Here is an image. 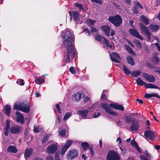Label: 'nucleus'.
Here are the masks:
<instances>
[{"label":"nucleus","mask_w":160,"mask_h":160,"mask_svg":"<svg viewBox=\"0 0 160 160\" xmlns=\"http://www.w3.org/2000/svg\"><path fill=\"white\" fill-rule=\"evenodd\" d=\"M62 36L63 40L62 46L66 49L64 52L65 61L66 63H69L74 58L75 55L74 36L72 32L67 31L65 32Z\"/></svg>","instance_id":"f257e3e1"},{"label":"nucleus","mask_w":160,"mask_h":160,"mask_svg":"<svg viewBox=\"0 0 160 160\" xmlns=\"http://www.w3.org/2000/svg\"><path fill=\"white\" fill-rule=\"evenodd\" d=\"M101 98L103 100H105L106 99V95L104 93H102L101 95Z\"/></svg>","instance_id":"0e129e2a"},{"label":"nucleus","mask_w":160,"mask_h":160,"mask_svg":"<svg viewBox=\"0 0 160 160\" xmlns=\"http://www.w3.org/2000/svg\"><path fill=\"white\" fill-rule=\"evenodd\" d=\"M152 62L154 64H158L159 62V59L157 56H153L152 58Z\"/></svg>","instance_id":"c756f323"},{"label":"nucleus","mask_w":160,"mask_h":160,"mask_svg":"<svg viewBox=\"0 0 160 160\" xmlns=\"http://www.w3.org/2000/svg\"><path fill=\"white\" fill-rule=\"evenodd\" d=\"M24 80L22 79H18L17 81V83L18 85L21 86H23L24 85L25 83L23 82Z\"/></svg>","instance_id":"37998d69"},{"label":"nucleus","mask_w":160,"mask_h":160,"mask_svg":"<svg viewBox=\"0 0 160 160\" xmlns=\"http://www.w3.org/2000/svg\"><path fill=\"white\" fill-rule=\"evenodd\" d=\"M145 138L147 140H154L156 138L154 132L151 130H146L144 132Z\"/></svg>","instance_id":"39448f33"},{"label":"nucleus","mask_w":160,"mask_h":160,"mask_svg":"<svg viewBox=\"0 0 160 160\" xmlns=\"http://www.w3.org/2000/svg\"><path fill=\"white\" fill-rule=\"evenodd\" d=\"M77 113L80 117L83 118L86 117L88 114V111L86 109L83 110H78Z\"/></svg>","instance_id":"5701e85b"},{"label":"nucleus","mask_w":160,"mask_h":160,"mask_svg":"<svg viewBox=\"0 0 160 160\" xmlns=\"http://www.w3.org/2000/svg\"><path fill=\"white\" fill-rule=\"evenodd\" d=\"M136 82L137 84L141 86H142L143 85L145 86L146 83V82L143 81L140 78H137Z\"/></svg>","instance_id":"72a5a7b5"},{"label":"nucleus","mask_w":160,"mask_h":160,"mask_svg":"<svg viewBox=\"0 0 160 160\" xmlns=\"http://www.w3.org/2000/svg\"><path fill=\"white\" fill-rule=\"evenodd\" d=\"M134 118H132L131 115L126 116L125 120L127 123H130L133 121Z\"/></svg>","instance_id":"7c9ffc66"},{"label":"nucleus","mask_w":160,"mask_h":160,"mask_svg":"<svg viewBox=\"0 0 160 160\" xmlns=\"http://www.w3.org/2000/svg\"><path fill=\"white\" fill-rule=\"evenodd\" d=\"M60 153L59 152H56L55 154V160H60L59 158V155Z\"/></svg>","instance_id":"4d7b16f0"},{"label":"nucleus","mask_w":160,"mask_h":160,"mask_svg":"<svg viewBox=\"0 0 160 160\" xmlns=\"http://www.w3.org/2000/svg\"><path fill=\"white\" fill-rule=\"evenodd\" d=\"M140 157L141 160H149L144 155H140Z\"/></svg>","instance_id":"680f3d73"},{"label":"nucleus","mask_w":160,"mask_h":160,"mask_svg":"<svg viewBox=\"0 0 160 160\" xmlns=\"http://www.w3.org/2000/svg\"><path fill=\"white\" fill-rule=\"evenodd\" d=\"M152 97H156L158 98H160V96L158 95V93H154L151 94Z\"/></svg>","instance_id":"bf43d9fd"},{"label":"nucleus","mask_w":160,"mask_h":160,"mask_svg":"<svg viewBox=\"0 0 160 160\" xmlns=\"http://www.w3.org/2000/svg\"><path fill=\"white\" fill-rule=\"evenodd\" d=\"M140 20L142 22L141 23H144L146 25H148L149 24V21L148 19L144 15H141L140 17Z\"/></svg>","instance_id":"393cba45"},{"label":"nucleus","mask_w":160,"mask_h":160,"mask_svg":"<svg viewBox=\"0 0 160 160\" xmlns=\"http://www.w3.org/2000/svg\"><path fill=\"white\" fill-rule=\"evenodd\" d=\"M82 32H85V34H87L88 36H90L91 34L89 30L87 28H86L84 29L83 30Z\"/></svg>","instance_id":"864d4df0"},{"label":"nucleus","mask_w":160,"mask_h":160,"mask_svg":"<svg viewBox=\"0 0 160 160\" xmlns=\"http://www.w3.org/2000/svg\"><path fill=\"white\" fill-rule=\"evenodd\" d=\"M144 97L146 98H149L152 97L151 94L146 93L145 94Z\"/></svg>","instance_id":"69168bd1"},{"label":"nucleus","mask_w":160,"mask_h":160,"mask_svg":"<svg viewBox=\"0 0 160 160\" xmlns=\"http://www.w3.org/2000/svg\"><path fill=\"white\" fill-rule=\"evenodd\" d=\"M57 149V145L56 144H53L48 147L47 152L49 154H54Z\"/></svg>","instance_id":"9d476101"},{"label":"nucleus","mask_w":160,"mask_h":160,"mask_svg":"<svg viewBox=\"0 0 160 160\" xmlns=\"http://www.w3.org/2000/svg\"><path fill=\"white\" fill-rule=\"evenodd\" d=\"M78 152L75 149L70 150L67 153L66 158L68 160H72L77 157Z\"/></svg>","instance_id":"423d86ee"},{"label":"nucleus","mask_w":160,"mask_h":160,"mask_svg":"<svg viewBox=\"0 0 160 160\" xmlns=\"http://www.w3.org/2000/svg\"><path fill=\"white\" fill-rule=\"evenodd\" d=\"M133 42L139 48L141 49L142 48V45L141 43L139 40L137 39H134Z\"/></svg>","instance_id":"58836bf2"},{"label":"nucleus","mask_w":160,"mask_h":160,"mask_svg":"<svg viewBox=\"0 0 160 160\" xmlns=\"http://www.w3.org/2000/svg\"><path fill=\"white\" fill-rule=\"evenodd\" d=\"M11 112V108L10 105H7L4 108V113L6 115L9 116Z\"/></svg>","instance_id":"bb28decb"},{"label":"nucleus","mask_w":160,"mask_h":160,"mask_svg":"<svg viewBox=\"0 0 160 160\" xmlns=\"http://www.w3.org/2000/svg\"><path fill=\"white\" fill-rule=\"evenodd\" d=\"M90 31L91 32H98V31L95 27H92L91 28Z\"/></svg>","instance_id":"052dcab7"},{"label":"nucleus","mask_w":160,"mask_h":160,"mask_svg":"<svg viewBox=\"0 0 160 160\" xmlns=\"http://www.w3.org/2000/svg\"><path fill=\"white\" fill-rule=\"evenodd\" d=\"M66 131L65 129H61L60 131H59V135L60 136L63 137H64L66 135Z\"/></svg>","instance_id":"ea45409f"},{"label":"nucleus","mask_w":160,"mask_h":160,"mask_svg":"<svg viewBox=\"0 0 160 160\" xmlns=\"http://www.w3.org/2000/svg\"><path fill=\"white\" fill-rule=\"evenodd\" d=\"M22 105V109H20V111H22L25 113H28L30 110V105L28 103H24L23 102L21 103Z\"/></svg>","instance_id":"dca6fc26"},{"label":"nucleus","mask_w":160,"mask_h":160,"mask_svg":"<svg viewBox=\"0 0 160 160\" xmlns=\"http://www.w3.org/2000/svg\"><path fill=\"white\" fill-rule=\"evenodd\" d=\"M145 87L147 88H155L159 89L160 90V88L152 83H146L145 85Z\"/></svg>","instance_id":"cd10ccee"},{"label":"nucleus","mask_w":160,"mask_h":160,"mask_svg":"<svg viewBox=\"0 0 160 160\" xmlns=\"http://www.w3.org/2000/svg\"><path fill=\"white\" fill-rule=\"evenodd\" d=\"M103 32H104V34L107 36L109 37L110 36V27L107 25H103L101 27Z\"/></svg>","instance_id":"6ab92c4d"},{"label":"nucleus","mask_w":160,"mask_h":160,"mask_svg":"<svg viewBox=\"0 0 160 160\" xmlns=\"http://www.w3.org/2000/svg\"><path fill=\"white\" fill-rule=\"evenodd\" d=\"M109 106L110 107L115 110H118L122 111H124V107L121 105L110 103L109 104Z\"/></svg>","instance_id":"a211bd4d"},{"label":"nucleus","mask_w":160,"mask_h":160,"mask_svg":"<svg viewBox=\"0 0 160 160\" xmlns=\"http://www.w3.org/2000/svg\"><path fill=\"white\" fill-rule=\"evenodd\" d=\"M125 48L127 51L130 53L134 54L135 52L128 45H126Z\"/></svg>","instance_id":"c9c22d12"},{"label":"nucleus","mask_w":160,"mask_h":160,"mask_svg":"<svg viewBox=\"0 0 160 160\" xmlns=\"http://www.w3.org/2000/svg\"><path fill=\"white\" fill-rule=\"evenodd\" d=\"M100 115V112H98V113H95L93 116V117L94 118H96L99 116Z\"/></svg>","instance_id":"774afa93"},{"label":"nucleus","mask_w":160,"mask_h":160,"mask_svg":"<svg viewBox=\"0 0 160 160\" xmlns=\"http://www.w3.org/2000/svg\"><path fill=\"white\" fill-rule=\"evenodd\" d=\"M82 94V93L79 92L75 94L74 98L75 101H79L81 98Z\"/></svg>","instance_id":"4c0bfd02"},{"label":"nucleus","mask_w":160,"mask_h":160,"mask_svg":"<svg viewBox=\"0 0 160 160\" xmlns=\"http://www.w3.org/2000/svg\"><path fill=\"white\" fill-rule=\"evenodd\" d=\"M10 129V121L9 120H7L6 121V126L4 129V134L5 136H7L8 135V132Z\"/></svg>","instance_id":"412c9836"},{"label":"nucleus","mask_w":160,"mask_h":160,"mask_svg":"<svg viewBox=\"0 0 160 160\" xmlns=\"http://www.w3.org/2000/svg\"><path fill=\"white\" fill-rule=\"evenodd\" d=\"M141 72L139 71H133L131 73L132 76L134 77H137L140 75Z\"/></svg>","instance_id":"e433bc0d"},{"label":"nucleus","mask_w":160,"mask_h":160,"mask_svg":"<svg viewBox=\"0 0 160 160\" xmlns=\"http://www.w3.org/2000/svg\"><path fill=\"white\" fill-rule=\"evenodd\" d=\"M129 33L132 35L136 38L142 40L143 38L140 36L139 32L136 30L133 29H130L129 30Z\"/></svg>","instance_id":"2eb2a0df"},{"label":"nucleus","mask_w":160,"mask_h":160,"mask_svg":"<svg viewBox=\"0 0 160 160\" xmlns=\"http://www.w3.org/2000/svg\"><path fill=\"white\" fill-rule=\"evenodd\" d=\"M56 108L58 111V112L59 113H61L60 105L59 103L57 104L56 105Z\"/></svg>","instance_id":"13d9d810"},{"label":"nucleus","mask_w":160,"mask_h":160,"mask_svg":"<svg viewBox=\"0 0 160 160\" xmlns=\"http://www.w3.org/2000/svg\"><path fill=\"white\" fill-rule=\"evenodd\" d=\"M72 142V141L70 140H69L66 141L65 144L62 148L61 151L60 153L62 156H63L64 154L68 148L71 145Z\"/></svg>","instance_id":"9b49d317"},{"label":"nucleus","mask_w":160,"mask_h":160,"mask_svg":"<svg viewBox=\"0 0 160 160\" xmlns=\"http://www.w3.org/2000/svg\"><path fill=\"white\" fill-rule=\"evenodd\" d=\"M93 147L92 146H90L89 148V150L90 151V154H92L91 157H93L94 154V151L93 150Z\"/></svg>","instance_id":"09e8293b"},{"label":"nucleus","mask_w":160,"mask_h":160,"mask_svg":"<svg viewBox=\"0 0 160 160\" xmlns=\"http://www.w3.org/2000/svg\"><path fill=\"white\" fill-rule=\"evenodd\" d=\"M94 109V105H92L91 107H89V108H88V109H86V110H87L88 111V113L89 112H92L93 110Z\"/></svg>","instance_id":"6e6d98bb"},{"label":"nucleus","mask_w":160,"mask_h":160,"mask_svg":"<svg viewBox=\"0 0 160 160\" xmlns=\"http://www.w3.org/2000/svg\"><path fill=\"white\" fill-rule=\"evenodd\" d=\"M108 21L116 27H119L122 23V19L118 15L109 17Z\"/></svg>","instance_id":"f03ea898"},{"label":"nucleus","mask_w":160,"mask_h":160,"mask_svg":"<svg viewBox=\"0 0 160 160\" xmlns=\"http://www.w3.org/2000/svg\"><path fill=\"white\" fill-rule=\"evenodd\" d=\"M109 105L105 103H102L101 105V106L102 108L105 110V111L108 114L113 116H117L118 114L115 112L113 111L109 107Z\"/></svg>","instance_id":"20e7f679"},{"label":"nucleus","mask_w":160,"mask_h":160,"mask_svg":"<svg viewBox=\"0 0 160 160\" xmlns=\"http://www.w3.org/2000/svg\"><path fill=\"white\" fill-rule=\"evenodd\" d=\"M142 76L144 78L149 82H153L155 81V78L153 76L149 75L147 73H143Z\"/></svg>","instance_id":"4468645a"},{"label":"nucleus","mask_w":160,"mask_h":160,"mask_svg":"<svg viewBox=\"0 0 160 160\" xmlns=\"http://www.w3.org/2000/svg\"><path fill=\"white\" fill-rule=\"evenodd\" d=\"M149 27L153 32L157 31L159 28V26L157 25L151 24Z\"/></svg>","instance_id":"2f4dec72"},{"label":"nucleus","mask_w":160,"mask_h":160,"mask_svg":"<svg viewBox=\"0 0 160 160\" xmlns=\"http://www.w3.org/2000/svg\"><path fill=\"white\" fill-rule=\"evenodd\" d=\"M14 108L15 110L20 111V109H22V105H21V103L20 105H18L17 104H15L14 106Z\"/></svg>","instance_id":"c03bdc74"},{"label":"nucleus","mask_w":160,"mask_h":160,"mask_svg":"<svg viewBox=\"0 0 160 160\" xmlns=\"http://www.w3.org/2000/svg\"><path fill=\"white\" fill-rule=\"evenodd\" d=\"M33 151V149L32 148H27L25 150L24 154V158L26 160L32 154Z\"/></svg>","instance_id":"f3484780"},{"label":"nucleus","mask_w":160,"mask_h":160,"mask_svg":"<svg viewBox=\"0 0 160 160\" xmlns=\"http://www.w3.org/2000/svg\"><path fill=\"white\" fill-rule=\"evenodd\" d=\"M92 2L96 3L100 5H102L103 4L102 0H91Z\"/></svg>","instance_id":"49530a36"},{"label":"nucleus","mask_w":160,"mask_h":160,"mask_svg":"<svg viewBox=\"0 0 160 160\" xmlns=\"http://www.w3.org/2000/svg\"><path fill=\"white\" fill-rule=\"evenodd\" d=\"M126 60L128 63L130 64L131 66H134L135 63L134 61L133 58L132 57L130 56H127L126 58Z\"/></svg>","instance_id":"b1692460"},{"label":"nucleus","mask_w":160,"mask_h":160,"mask_svg":"<svg viewBox=\"0 0 160 160\" xmlns=\"http://www.w3.org/2000/svg\"><path fill=\"white\" fill-rule=\"evenodd\" d=\"M86 22L88 25H93L96 22V21L91 19H88L87 20Z\"/></svg>","instance_id":"79ce46f5"},{"label":"nucleus","mask_w":160,"mask_h":160,"mask_svg":"<svg viewBox=\"0 0 160 160\" xmlns=\"http://www.w3.org/2000/svg\"><path fill=\"white\" fill-rule=\"evenodd\" d=\"M141 32L143 33L146 34L147 36L148 39L150 40L151 37V34L149 32L147 27L145 26L142 23H140L138 24Z\"/></svg>","instance_id":"0eeeda50"},{"label":"nucleus","mask_w":160,"mask_h":160,"mask_svg":"<svg viewBox=\"0 0 160 160\" xmlns=\"http://www.w3.org/2000/svg\"><path fill=\"white\" fill-rule=\"evenodd\" d=\"M35 81L36 83L39 84L44 82V79L42 77H39L38 78H35Z\"/></svg>","instance_id":"473e14b6"},{"label":"nucleus","mask_w":160,"mask_h":160,"mask_svg":"<svg viewBox=\"0 0 160 160\" xmlns=\"http://www.w3.org/2000/svg\"><path fill=\"white\" fill-rule=\"evenodd\" d=\"M106 160H120V156L118 152L111 150L108 153Z\"/></svg>","instance_id":"7ed1b4c3"},{"label":"nucleus","mask_w":160,"mask_h":160,"mask_svg":"<svg viewBox=\"0 0 160 160\" xmlns=\"http://www.w3.org/2000/svg\"><path fill=\"white\" fill-rule=\"evenodd\" d=\"M95 39L98 42H100L102 39L103 40V43L104 44H107L108 40L106 39L104 37L102 36L99 34H96L94 37Z\"/></svg>","instance_id":"aec40b11"},{"label":"nucleus","mask_w":160,"mask_h":160,"mask_svg":"<svg viewBox=\"0 0 160 160\" xmlns=\"http://www.w3.org/2000/svg\"><path fill=\"white\" fill-rule=\"evenodd\" d=\"M131 144L132 147H134L135 148H136L138 146L137 143L134 139H133L131 141Z\"/></svg>","instance_id":"de8ad7c7"},{"label":"nucleus","mask_w":160,"mask_h":160,"mask_svg":"<svg viewBox=\"0 0 160 160\" xmlns=\"http://www.w3.org/2000/svg\"><path fill=\"white\" fill-rule=\"evenodd\" d=\"M123 69L124 73L128 75L131 73V71L127 68L124 64L123 65Z\"/></svg>","instance_id":"f704fd0d"},{"label":"nucleus","mask_w":160,"mask_h":160,"mask_svg":"<svg viewBox=\"0 0 160 160\" xmlns=\"http://www.w3.org/2000/svg\"><path fill=\"white\" fill-rule=\"evenodd\" d=\"M75 6L79 8L80 10H84V9L82 4L75 3Z\"/></svg>","instance_id":"8fccbe9b"},{"label":"nucleus","mask_w":160,"mask_h":160,"mask_svg":"<svg viewBox=\"0 0 160 160\" xmlns=\"http://www.w3.org/2000/svg\"><path fill=\"white\" fill-rule=\"evenodd\" d=\"M81 145L83 151H85L86 150L89 148L90 146H89V143L86 142H82L81 143Z\"/></svg>","instance_id":"c85d7f7f"},{"label":"nucleus","mask_w":160,"mask_h":160,"mask_svg":"<svg viewBox=\"0 0 160 160\" xmlns=\"http://www.w3.org/2000/svg\"><path fill=\"white\" fill-rule=\"evenodd\" d=\"M8 152H11L13 153H16L18 150L15 146L10 145L8 146L7 150Z\"/></svg>","instance_id":"a878e982"},{"label":"nucleus","mask_w":160,"mask_h":160,"mask_svg":"<svg viewBox=\"0 0 160 160\" xmlns=\"http://www.w3.org/2000/svg\"><path fill=\"white\" fill-rule=\"evenodd\" d=\"M90 100V98L87 96H86L84 97L83 101L85 102H88Z\"/></svg>","instance_id":"338daca9"},{"label":"nucleus","mask_w":160,"mask_h":160,"mask_svg":"<svg viewBox=\"0 0 160 160\" xmlns=\"http://www.w3.org/2000/svg\"><path fill=\"white\" fill-rule=\"evenodd\" d=\"M15 114L17 115L16 117L17 122L22 124H23L25 122L23 116L18 111L16 112Z\"/></svg>","instance_id":"1a4fd4ad"},{"label":"nucleus","mask_w":160,"mask_h":160,"mask_svg":"<svg viewBox=\"0 0 160 160\" xmlns=\"http://www.w3.org/2000/svg\"><path fill=\"white\" fill-rule=\"evenodd\" d=\"M133 11L134 14H137L138 12V8L137 6H135L133 9Z\"/></svg>","instance_id":"5fc2aeb1"},{"label":"nucleus","mask_w":160,"mask_h":160,"mask_svg":"<svg viewBox=\"0 0 160 160\" xmlns=\"http://www.w3.org/2000/svg\"><path fill=\"white\" fill-rule=\"evenodd\" d=\"M46 160H53V157L51 155H49L47 156Z\"/></svg>","instance_id":"e2e57ef3"},{"label":"nucleus","mask_w":160,"mask_h":160,"mask_svg":"<svg viewBox=\"0 0 160 160\" xmlns=\"http://www.w3.org/2000/svg\"><path fill=\"white\" fill-rule=\"evenodd\" d=\"M22 129L20 125H13L10 128V132L13 134H18L20 132Z\"/></svg>","instance_id":"6e6552de"},{"label":"nucleus","mask_w":160,"mask_h":160,"mask_svg":"<svg viewBox=\"0 0 160 160\" xmlns=\"http://www.w3.org/2000/svg\"><path fill=\"white\" fill-rule=\"evenodd\" d=\"M71 113L70 112H67L65 114L63 118V120L65 121L68 119L71 116Z\"/></svg>","instance_id":"a19ab883"},{"label":"nucleus","mask_w":160,"mask_h":160,"mask_svg":"<svg viewBox=\"0 0 160 160\" xmlns=\"http://www.w3.org/2000/svg\"><path fill=\"white\" fill-rule=\"evenodd\" d=\"M72 15L73 20L77 22L79 21V14L78 12L76 11H73L72 12Z\"/></svg>","instance_id":"4be33fe9"},{"label":"nucleus","mask_w":160,"mask_h":160,"mask_svg":"<svg viewBox=\"0 0 160 160\" xmlns=\"http://www.w3.org/2000/svg\"><path fill=\"white\" fill-rule=\"evenodd\" d=\"M69 71L73 74H75L76 73V71L74 69L73 67L72 66L70 68Z\"/></svg>","instance_id":"603ef678"},{"label":"nucleus","mask_w":160,"mask_h":160,"mask_svg":"<svg viewBox=\"0 0 160 160\" xmlns=\"http://www.w3.org/2000/svg\"><path fill=\"white\" fill-rule=\"evenodd\" d=\"M42 129L39 128L38 127H34V130L33 131L34 132L36 133H38L40 132L41 131Z\"/></svg>","instance_id":"3c124183"},{"label":"nucleus","mask_w":160,"mask_h":160,"mask_svg":"<svg viewBox=\"0 0 160 160\" xmlns=\"http://www.w3.org/2000/svg\"><path fill=\"white\" fill-rule=\"evenodd\" d=\"M110 58L112 61L115 63H118L120 62L117 58L118 59L120 60H121L119 55L117 52H112L110 55Z\"/></svg>","instance_id":"f8f14e48"},{"label":"nucleus","mask_w":160,"mask_h":160,"mask_svg":"<svg viewBox=\"0 0 160 160\" xmlns=\"http://www.w3.org/2000/svg\"><path fill=\"white\" fill-rule=\"evenodd\" d=\"M132 122V124L129 127L130 129L132 131H138L139 128L138 122L136 120V119H133Z\"/></svg>","instance_id":"ddd939ff"},{"label":"nucleus","mask_w":160,"mask_h":160,"mask_svg":"<svg viewBox=\"0 0 160 160\" xmlns=\"http://www.w3.org/2000/svg\"><path fill=\"white\" fill-rule=\"evenodd\" d=\"M144 154L146 156L147 158H148L149 159H150L152 157V156L148 152L147 150H145L144 151Z\"/></svg>","instance_id":"a18cd8bd"}]
</instances>
